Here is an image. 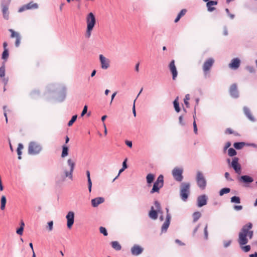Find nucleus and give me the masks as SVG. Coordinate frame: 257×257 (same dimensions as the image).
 <instances>
[{
  "label": "nucleus",
  "mask_w": 257,
  "mask_h": 257,
  "mask_svg": "<svg viewBox=\"0 0 257 257\" xmlns=\"http://www.w3.org/2000/svg\"><path fill=\"white\" fill-rule=\"evenodd\" d=\"M252 227V224L251 222H248L242 226L238 234V242L240 245H245L248 242L247 234Z\"/></svg>",
  "instance_id": "1"
},
{
  "label": "nucleus",
  "mask_w": 257,
  "mask_h": 257,
  "mask_svg": "<svg viewBox=\"0 0 257 257\" xmlns=\"http://www.w3.org/2000/svg\"><path fill=\"white\" fill-rule=\"evenodd\" d=\"M67 164L70 167L69 171L64 170V174L61 176H57L56 178L57 183L63 182L65 180L67 177H68L71 180L73 178V172L74 170L75 162L71 159H69L67 160Z\"/></svg>",
  "instance_id": "2"
},
{
  "label": "nucleus",
  "mask_w": 257,
  "mask_h": 257,
  "mask_svg": "<svg viewBox=\"0 0 257 257\" xmlns=\"http://www.w3.org/2000/svg\"><path fill=\"white\" fill-rule=\"evenodd\" d=\"M48 90L49 92H57L59 95L58 101H62L66 97V87L60 84H50L48 86Z\"/></svg>",
  "instance_id": "3"
},
{
  "label": "nucleus",
  "mask_w": 257,
  "mask_h": 257,
  "mask_svg": "<svg viewBox=\"0 0 257 257\" xmlns=\"http://www.w3.org/2000/svg\"><path fill=\"white\" fill-rule=\"evenodd\" d=\"M86 22L87 28L85 34V38L89 39L91 35L92 31L96 24V19L94 15L92 12L89 13L86 16Z\"/></svg>",
  "instance_id": "4"
},
{
  "label": "nucleus",
  "mask_w": 257,
  "mask_h": 257,
  "mask_svg": "<svg viewBox=\"0 0 257 257\" xmlns=\"http://www.w3.org/2000/svg\"><path fill=\"white\" fill-rule=\"evenodd\" d=\"M190 185L189 183L183 182L180 185V197L182 200L186 201L190 193Z\"/></svg>",
  "instance_id": "5"
},
{
  "label": "nucleus",
  "mask_w": 257,
  "mask_h": 257,
  "mask_svg": "<svg viewBox=\"0 0 257 257\" xmlns=\"http://www.w3.org/2000/svg\"><path fill=\"white\" fill-rule=\"evenodd\" d=\"M42 150V146L36 142H31L29 144L28 153L30 155H37L40 153Z\"/></svg>",
  "instance_id": "6"
},
{
  "label": "nucleus",
  "mask_w": 257,
  "mask_h": 257,
  "mask_svg": "<svg viewBox=\"0 0 257 257\" xmlns=\"http://www.w3.org/2000/svg\"><path fill=\"white\" fill-rule=\"evenodd\" d=\"M164 185V177L162 175H160L157 178L156 181L154 182L153 188L150 191L151 194L155 192H159L160 189L163 187Z\"/></svg>",
  "instance_id": "7"
},
{
  "label": "nucleus",
  "mask_w": 257,
  "mask_h": 257,
  "mask_svg": "<svg viewBox=\"0 0 257 257\" xmlns=\"http://www.w3.org/2000/svg\"><path fill=\"white\" fill-rule=\"evenodd\" d=\"M154 205L156 208V210L154 209L153 206L151 207V210L149 212V216L150 218L153 219L154 220H156L158 218V212L163 214L162 211L160 210L161 209V205L159 202L158 201H155L154 202Z\"/></svg>",
  "instance_id": "8"
},
{
  "label": "nucleus",
  "mask_w": 257,
  "mask_h": 257,
  "mask_svg": "<svg viewBox=\"0 0 257 257\" xmlns=\"http://www.w3.org/2000/svg\"><path fill=\"white\" fill-rule=\"evenodd\" d=\"M196 180L198 186L202 190L204 189L206 186L207 183L201 172L198 171L197 172Z\"/></svg>",
  "instance_id": "9"
},
{
  "label": "nucleus",
  "mask_w": 257,
  "mask_h": 257,
  "mask_svg": "<svg viewBox=\"0 0 257 257\" xmlns=\"http://www.w3.org/2000/svg\"><path fill=\"white\" fill-rule=\"evenodd\" d=\"M11 0H2V7L3 17L5 19L8 20L9 18V12L8 7Z\"/></svg>",
  "instance_id": "10"
},
{
  "label": "nucleus",
  "mask_w": 257,
  "mask_h": 257,
  "mask_svg": "<svg viewBox=\"0 0 257 257\" xmlns=\"http://www.w3.org/2000/svg\"><path fill=\"white\" fill-rule=\"evenodd\" d=\"M182 173L183 170L178 168H175L172 171V175L174 178L178 182H181L183 180Z\"/></svg>",
  "instance_id": "11"
},
{
  "label": "nucleus",
  "mask_w": 257,
  "mask_h": 257,
  "mask_svg": "<svg viewBox=\"0 0 257 257\" xmlns=\"http://www.w3.org/2000/svg\"><path fill=\"white\" fill-rule=\"evenodd\" d=\"M238 158L234 157L231 163V166L233 169L235 173L237 174H240L241 173V168L240 165L238 163Z\"/></svg>",
  "instance_id": "12"
},
{
  "label": "nucleus",
  "mask_w": 257,
  "mask_h": 257,
  "mask_svg": "<svg viewBox=\"0 0 257 257\" xmlns=\"http://www.w3.org/2000/svg\"><path fill=\"white\" fill-rule=\"evenodd\" d=\"M167 211V215L166 219L164 223L163 224L161 227L162 232H165L167 231V230L170 225V220H171V215L169 213V209L168 208H166Z\"/></svg>",
  "instance_id": "13"
},
{
  "label": "nucleus",
  "mask_w": 257,
  "mask_h": 257,
  "mask_svg": "<svg viewBox=\"0 0 257 257\" xmlns=\"http://www.w3.org/2000/svg\"><path fill=\"white\" fill-rule=\"evenodd\" d=\"M99 57L101 68L103 69H107L109 67L110 60L102 54L99 55Z\"/></svg>",
  "instance_id": "14"
},
{
  "label": "nucleus",
  "mask_w": 257,
  "mask_h": 257,
  "mask_svg": "<svg viewBox=\"0 0 257 257\" xmlns=\"http://www.w3.org/2000/svg\"><path fill=\"white\" fill-rule=\"evenodd\" d=\"M213 63L214 60L211 58L208 59L206 61H205L203 65V70L205 75H206L207 73V71L210 69L213 65Z\"/></svg>",
  "instance_id": "15"
},
{
  "label": "nucleus",
  "mask_w": 257,
  "mask_h": 257,
  "mask_svg": "<svg viewBox=\"0 0 257 257\" xmlns=\"http://www.w3.org/2000/svg\"><path fill=\"white\" fill-rule=\"evenodd\" d=\"M66 218L67 219V227L70 229L74 223V213L73 211H69L67 214Z\"/></svg>",
  "instance_id": "16"
},
{
  "label": "nucleus",
  "mask_w": 257,
  "mask_h": 257,
  "mask_svg": "<svg viewBox=\"0 0 257 257\" xmlns=\"http://www.w3.org/2000/svg\"><path fill=\"white\" fill-rule=\"evenodd\" d=\"M169 68L172 74V79L175 80L177 76L178 72L175 65V61L172 60L169 64Z\"/></svg>",
  "instance_id": "17"
},
{
  "label": "nucleus",
  "mask_w": 257,
  "mask_h": 257,
  "mask_svg": "<svg viewBox=\"0 0 257 257\" xmlns=\"http://www.w3.org/2000/svg\"><path fill=\"white\" fill-rule=\"evenodd\" d=\"M229 93L230 96L233 98H237L238 97V91L237 90V85L235 83H234L230 86Z\"/></svg>",
  "instance_id": "18"
},
{
  "label": "nucleus",
  "mask_w": 257,
  "mask_h": 257,
  "mask_svg": "<svg viewBox=\"0 0 257 257\" xmlns=\"http://www.w3.org/2000/svg\"><path fill=\"white\" fill-rule=\"evenodd\" d=\"M9 31L11 33V37L12 38L15 37L16 38L15 46L16 47H18L20 46L21 43V36L18 33L15 32L13 29H10Z\"/></svg>",
  "instance_id": "19"
},
{
  "label": "nucleus",
  "mask_w": 257,
  "mask_h": 257,
  "mask_svg": "<svg viewBox=\"0 0 257 257\" xmlns=\"http://www.w3.org/2000/svg\"><path fill=\"white\" fill-rule=\"evenodd\" d=\"M207 197L205 195L199 196L197 198V206L199 207L205 205L207 203Z\"/></svg>",
  "instance_id": "20"
},
{
  "label": "nucleus",
  "mask_w": 257,
  "mask_h": 257,
  "mask_svg": "<svg viewBox=\"0 0 257 257\" xmlns=\"http://www.w3.org/2000/svg\"><path fill=\"white\" fill-rule=\"evenodd\" d=\"M238 180L239 182L245 184H249L253 181V179L249 176L243 175L239 178Z\"/></svg>",
  "instance_id": "21"
},
{
  "label": "nucleus",
  "mask_w": 257,
  "mask_h": 257,
  "mask_svg": "<svg viewBox=\"0 0 257 257\" xmlns=\"http://www.w3.org/2000/svg\"><path fill=\"white\" fill-rule=\"evenodd\" d=\"M91 204L93 207H97L99 204L104 202V198L103 197H96L91 200Z\"/></svg>",
  "instance_id": "22"
},
{
  "label": "nucleus",
  "mask_w": 257,
  "mask_h": 257,
  "mask_svg": "<svg viewBox=\"0 0 257 257\" xmlns=\"http://www.w3.org/2000/svg\"><path fill=\"white\" fill-rule=\"evenodd\" d=\"M143 251V248L140 246L135 244L131 248V252L133 255H138Z\"/></svg>",
  "instance_id": "23"
},
{
  "label": "nucleus",
  "mask_w": 257,
  "mask_h": 257,
  "mask_svg": "<svg viewBox=\"0 0 257 257\" xmlns=\"http://www.w3.org/2000/svg\"><path fill=\"white\" fill-rule=\"evenodd\" d=\"M239 65L240 60L238 58H234L229 64V67L231 68L236 69L239 67Z\"/></svg>",
  "instance_id": "24"
},
{
  "label": "nucleus",
  "mask_w": 257,
  "mask_h": 257,
  "mask_svg": "<svg viewBox=\"0 0 257 257\" xmlns=\"http://www.w3.org/2000/svg\"><path fill=\"white\" fill-rule=\"evenodd\" d=\"M243 111L246 117L251 121H255L254 118L251 115L250 109L246 106H244L243 107Z\"/></svg>",
  "instance_id": "25"
},
{
  "label": "nucleus",
  "mask_w": 257,
  "mask_h": 257,
  "mask_svg": "<svg viewBox=\"0 0 257 257\" xmlns=\"http://www.w3.org/2000/svg\"><path fill=\"white\" fill-rule=\"evenodd\" d=\"M111 246L115 250L118 251L121 249V246L117 241H113L111 242Z\"/></svg>",
  "instance_id": "26"
},
{
  "label": "nucleus",
  "mask_w": 257,
  "mask_h": 257,
  "mask_svg": "<svg viewBox=\"0 0 257 257\" xmlns=\"http://www.w3.org/2000/svg\"><path fill=\"white\" fill-rule=\"evenodd\" d=\"M69 148L66 145H64L62 146V152L61 154V157L64 158L68 155Z\"/></svg>",
  "instance_id": "27"
},
{
  "label": "nucleus",
  "mask_w": 257,
  "mask_h": 257,
  "mask_svg": "<svg viewBox=\"0 0 257 257\" xmlns=\"http://www.w3.org/2000/svg\"><path fill=\"white\" fill-rule=\"evenodd\" d=\"M86 176L87 177L88 180V190L89 192H91V188H92V182L90 179V172L89 171H86Z\"/></svg>",
  "instance_id": "28"
},
{
  "label": "nucleus",
  "mask_w": 257,
  "mask_h": 257,
  "mask_svg": "<svg viewBox=\"0 0 257 257\" xmlns=\"http://www.w3.org/2000/svg\"><path fill=\"white\" fill-rule=\"evenodd\" d=\"M201 214L199 211H196L192 214L193 216V222H196L201 217Z\"/></svg>",
  "instance_id": "29"
},
{
  "label": "nucleus",
  "mask_w": 257,
  "mask_h": 257,
  "mask_svg": "<svg viewBox=\"0 0 257 257\" xmlns=\"http://www.w3.org/2000/svg\"><path fill=\"white\" fill-rule=\"evenodd\" d=\"M7 202V199L5 196L3 195L1 197V209L3 210L5 209L6 207V204Z\"/></svg>",
  "instance_id": "30"
},
{
  "label": "nucleus",
  "mask_w": 257,
  "mask_h": 257,
  "mask_svg": "<svg viewBox=\"0 0 257 257\" xmlns=\"http://www.w3.org/2000/svg\"><path fill=\"white\" fill-rule=\"evenodd\" d=\"M27 9H36L38 8V5L36 3H34L33 2H31L27 4Z\"/></svg>",
  "instance_id": "31"
},
{
  "label": "nucleus",
  "mask_w": 257,
  "mask_h": 257,
  "mask_svg": "<svg viewBox=\"0 0 257 257\" xmlns=\"http://www.w3.org/2000/svg\"><path fill=\"white\" fill-rule=\"evenodd\" d=\"M154 178H155V176L153 174H151V173L148 174V175L147 176V177H146L147 182L148 184H151L153 182Z\"/></svg>",
  "instance_id": "32"
},
{
  "label": "nucleus",
  "mask_w": 257,
  "mask_h": 257,
  "mask_svg": "<svg viewBox=\"0 0 257 257\" xmlns=\"http://www.w3.org/2000/svg\"><path fill=\"white\" fill-rule=\"evenodd\" d=\"M178 97H177L175 100L173 101V104L176 112H179L180 111V108L179 107V103L178 100Z\"/></svg>",
  "instance_id": "33"
},
{
  "label": "nucleus",
  "mask_w": 257,
  "mask_h": 257,
  "mask_svg": "<svg viewBox=\"0 0 257 257\" xmlns=\"http://www.w3.org/2000/svg\"><path fill=\"white\" fill-rule=\"evenodd\" d=\"M5 62L3 63L2 66L0 67V77H4L5 76Z\"/></svg>",
  "instance_id": "34"
},
{
  "label": "nucleus",
  "mask_w": 257,
  "mask_h": 257,
  "mask_svg": "<svg viewBox=\"0 0 257 257\" xmlns=\"http://www.w3.org/2000/svg\"><path fill=\"white\" fill-rule=\"evenodd\" d=\"M23 149V145L22 144H19L17 149V153L18 155V159H21L22 151L21 150Z\"/></svg>",
  "instance_id": "35"
},
{
  "label": "nucleus",
  "mask_w": 257,
  "mask_h": 257,
  "mask_svg": "<svg viewBox=\"0 0 257 257\" xmlns=\"http://www.w3.org/2000/svg\"><path fill=\"white\" fill-rule=\"evenodd\" d=\"M245 145L243 142H237L233 144V147L237 150L241 149Z\"/></svg>",
  "instance_id": "36"
},
{
  "label": "nucleus",
  "mask_w": 257,
  "mask_h": 257,
  "mask_svg": "<svg viewBox=\"0 0 257 257\" xmlns=\"http://www.w3.org/2000/svg\"><path fill=\"white\" fill-rule=\"evenodd\" d=\"M230 201L231 203L239 204L240 203V199L238 196H234L231 197Z\"/></svg>",
  "instance_id": "37"
},
{
  "label": "nucleus",
  "mask_w": 257,
  "mask_h": 257,
  "mask_svg": "<svg viewBox=\"0 0 257 257\" xmlns=\"http://www.w3.org/2000/svg\"><path fill=\"white\" fill-rule=\"evenodd\" d=\"M230 189L229 188H223L221 189L219 191V195L222 196L224 194H227L230 192Z\"/></svg>",
  "instance_id": "38"
},
{
  "label": "nucleus",
  "mask_w": 257,
  "mask_h": 257,
  "mask_svg": "<svg viewBox=\"0 0 257 257\" xmlns=\"http://www.w3.org/2000/svg\"><path fill=\"white\" fill-rule=\"evenodd\" d=\"M212 6L213 5L211 4L210 1H209L206 3V7L208 12H211L215 10V8L213 7Z\"/></svg>",
  "instance_id": "39"
},
{
  "label": "nucleus",
  "mask_w": 257,
  "mask_h": 257,
  "mask_svg": "<svg viewBox=\"0 0 257 257\" xmlns=\"http://www.w3.org/2000/svg\"><path fill=\"white\" fill-rule=\"evenodd\" d=\"M9 54L8 50V49L4 50V51L2 54V58L3 59L5 60V61H7V60L8 59V58L9 57Z\"/></svg>",
  "instance_id": "40"
},
{
  "label": "nucleus",
  "mask_w": 257,
  "mask_h": 257,
  "mask_svg": "<svg viewBox=\"0 0 257 257\" xmlns=\"http://www.w3.org/2000/svg\"><path fill=\"white\" fill-rule=\"evenodd\" d=\"M236 151L232 148H230L228 150V155L230 157L234 156L236 155Z\"/></svg>",
  "instance_id": "41"
},
{
  "label": "nucleus",
  "mask_w": 257,
  "mask_h": 257,
  "mask_svg": "<svg viewBox=\"0 0 257 257\" xmlns=\"http://www.w3.org/2000/svg\"><path fill=\"white\" fill-rule=\"evenodd\" d=\"M77 117V115H73L71 119L69 121V122L68 123V125L69 126H71L73 124V123L76 121Z\"/></svg>",
  "instance_id": "42"
},
{
  "label": "nucleus",
  "mask_w": 257,
  "mask_h": 257,
  "mask_svg": "<svg viewBox=\"0 0 257 257\" xmlns=\"http://www.w3.org/2000/svg\"><path fill=\"white\" fill-rule=\"evenodd\" d=\"M100 232L103 234L104 236H107L108 235L107 231L105 227L102 226L100 227L99 228Z\"/></svg>",
  "instance_id": "43"
},
{
  "label": "nucleus",
  "mask_w": 257,
  "mask_h": 257,
  "mask_svg": "<svg viewBox=\"0 0 257 257\" xmlns=\"http://www.w3.org/2000/svg\"><path fill=\"white\" fill-rule=\"evenodd\" d=\"M190 99V96H189V94H186L185 95V97L184 99V103L186 105V107H189V102L188 101V100H189Z\"/></svg>",
  "instance_id": "44"
},
{
  "label": "nucleus",
  "mask_w": 257,
  "mask_h": 257,
  "mask_svg": "<svg viewBox=\"0 0 257 257\" xmlns=\"http://www.w3.org/2000/svg\"><path fill=\"white\" fill-rule=\"evenodd\" d=\"M207 227H208V225H207V224H206L204 227V238L205 239H208V233Z\"/></svg>",
  "instance_id": "45"
},
{
  "label": "nucleus",
  "mask_w": 257,
  "mask_h": 257,
  "mask_svg": "<svg viewBox=\"0 0 257 257\" xmlns=\"http://www.w3.org/2000/svg\"><path fill=\"white\" fill-rule=\"evenodd\" d=\"M225 11L226 14H227V15L230 17V18L231 19H233L234 18V17H235L234 15L230 14L228 9L226 8Z\"/></svg>",
  "instance_id": "46"
},
{
  "label": "nucleus",
  "mask_w": 257,
  "mask_h": 257,
  "mask_svg": "<svg viewBox=\"0 0 257 257\" xmlns=\"http://www.w3.org/2000/svg\"><path fill=\"white\" fill-rule=\"evenodd\" d=\"M179 123H180V124L181 125H182V126H184L185 125V122L183 120V117L182 115H180L179 117Z\"/></svg>",
  "instance_id": "47"
},
{
  "label": "nucleus",
  "mask_w": 257,
  "mask_h": 257,
  "mask_svg": "<svg viewBox=\"0 0 257 257\" xmlns=\"http://www.w3.org/2000/svg\"><path fill=\"white\" fill-rule=\"evenodd\" d=\"M53 221H49L48 223V228L49 231H52L53 229Z\"/></svg>",
  "instance_id": "48"
},
{
  "label": "nucleus",
  "mask_w": 257,
  "mask_h": 257,
  "mask_svg": "<svg viewBox=\"0 0 257 257\" xmlns=\"http://www.w3.org/2000/svg\"><path fill=\"white\" fill-rule=\"evenodd\" d=\"M242 249L245 252H248L250 250V246L249 245H247L242 247Z\"/></svg>",
  "instance_id": "49"
},
{
  "label": "nucleus",
  "mask_w": 257,
  "mask_h": 257,
  "mask_svg": "<svg viewBox=\"0 0 257 257\" xmlns=\"http://www.w3.org/2000/svg\"><path fill=\"white\" fill-rule=\"evenodd\" d=\"M231 243V240H229L228 241H224L223 246L225 248H226L230 245Z\"/></svg>",
  "instance_id": "50"
},
{
  "label": "nucleus",
  "mask_w": 257,
  "mask_h": 257,
  "mask_svg": "<svg viewBox=\"0 0 257 257\" xmlns=\"http://www.w3.org/2000/svg\"><path fill=\"white\" fill-rule=\"evenodd\" d=\"M23 230L24 228H23L22 226H20L18 229H17L16 232L19 235H22L23 234Z\"/></svg>",
  "instance_id": "51"
},
{
  "label": "nucleus",
  "mask_w": 257,
  "mask_h": 257,
  "mask_svg": "<svg viewBox=\"0 0 257 257\" xmlns=\"http://www.w3.org/2000/svg\"><path fill=\"white\" fill-rule=\"evenodd\" d=\"M224 176L226 179L228 181H231L233 180L230 177V175L228 172H225L224 174Z\"/></svg>",
  "instance_id": "52"
},
{
  "label": "nucleus",
  "mask_w": 257,
  "mask_h": 257,
  "mask_svg": "<svg viewBox=\"0 0 257 257\" xmlns=\"http://www.w3.org/2000/svg\"><path fill=\"white\" fill-rule=\"evenodd\" d=\"M87 105H85L84 106L83 110H82V111L81 112V116H84V114H85L87 113Z\"/></svg>",
  "instance_id": "53"
},
{
  "label": "nucleus",
  "mask_w": 257,
  "mask_h": 257,
  "mask_svg": "<svg viewBox=\"0 0 257 257\" xmlns=\"http://www.w3.org/2000/svg\"><path fill=\"white\" fill-rule=\"evenodd\" d=\"M26 10H28L27 9V5H24L22 7H21L19 9V11L18 12H20V13H21Z\"/></svg>",
  "instance_id": "54"
},
{
  "label": "nucleus",
  "mask_w": 257,
  "mask_h": 257,
  "mask_svg": "<svg viewBox=\"0 0 257 257\" xmlns=\"http://www.w3.org/2000/svg\"><path fill=\"white\" fill-rule=\"evenodd\" d=\"M193 130H194V133L195 134H197L198 130H197V124L196 123L195 120H194L193 122Z\"/></svg>",
  "instance_id": "55"
},
{
  "label": "nucleus",
  "mask_w": 257,
  "mask_h": 257,
  "mask_svg": "<svg viewBox=\"0 0 257 257\" xmlns=\"http://www.w3.org/2000/svg\"><path fill=\"white\" fill-rule=\"evenodd\" d=\"M186 12L187 11L186 9H182L178 15H180L182 17L185 15Z\"/></svg>",
  "instance_id": "56"
},
{
  "label": "nucleus",
  "mask_w": 257,
  "mask_h": 257,
  "mask_svg": "<svg viewBox=\"0 0 257 257\" xmlns=\"http://www.w3.org/2000/svg\"><path fill=\"white\" fill-rule=\"evenodd\" d=\"M2 81L4 83L5 86H6L8 83L9 78L4 77Z\"/></svg>",
  "instance_id": "57"
},
{
  "label": "nucleus",
  "mask_w": 257,
  "mask_h": 257,
  "mask_svg": "<svg viewBox=\"0 0 257 257\" xmlns=\"http://www.w3.org/2000/svg\"><path fill=\"white\" fill-rule=\"evenodd\" d=\"M242 206L241 205H234L233 208L235 210H240L242 209Z\"/></svg>",
  "instance_id": "58"
},
{
  "label": "nucleus",
  "mask_w": 257,
  "mask_h": 257,
  "mask_svg": "<svg viewBox=\"0 0 257 257\" xmlns=\"http://www.w3.org/2000/svg\"><path fill=\"white\" fill-rule=\"evenodd\" d=\"M126 161H127V159H125L122 163V168H123V169H125L127 168V166L126 164Z\"/></svg>",
  "instance_id": "59"
},
{
  "label": "nucleus",
  "mask_w": 257,
  "mask_h": 257,
  "mask_svg": "<svg viewBox=\"0 0 257 257\" xmlns=\"http://www.w3.org/2000/svg\"><path fill=\"white\" fill-rule=\"evenodd\" d=\"M253 235V231L252 230H250L247 234V236L249 237V239H251Z\"/></svg>",
  "instance_id": "60"
},
{
  "label": "nucleus",
  "mask_w": 257,
  "mask_h": 257,
  "mask_svg": "<svg viewBox=\"0 0 257 257\" xmlns=\"http://www.w3.org/2000/svg\"><path fill=\"white\" fill-rule=\"evenodd\" d=\"M135 102H136V99L134 100L133 107V114L135 117L136 116V109H135Z\"/></svg>",
  "instance_id": "61"
},
{
  "label": "nucleus",
  "mask_w": 257,
  "mask_h": 257,
  "mask_svg": "<svg viewBox=\"0 0 257 257\" xmlns=\"http://www.w3.org/2000/svg\"><path fill=\"white\" fill-rule=\"evenodd\" d=\"M230 146L231 143L229 142H227L224 147V151H225Z\"/></svg>",
  "instance_id": "62"
},
{
  "label": "nucleus",
  "mask_w": 257,
  "mask_h": 257,
  "mask_svg": "<svg viewBox=\"0 0 257 257\" xmlns=\"http://www.w3.org/2000/svg\"><path fill=\"white\" fill-rule=\"evenodd\" d=\"M125 144L130 148H132V142L131 141H125Z\"/></svg>",
  "instance_id": "63"
},
{
  "label": "nucleus",
  "mask_w": 257,
  "mask_h": 257,
  "mask_svg": "<svg viewBox=\"0 0 257 257\" xmlns=\"http://www.w3.org/2000/svg\"><path fill=\"white\" fill-rule=\"evenodd\" d=\"M225 133L228 134H233V131L230 128H227L226 130Z\"/></svg>",
  "instance_id": "64"
}]
</instances>
